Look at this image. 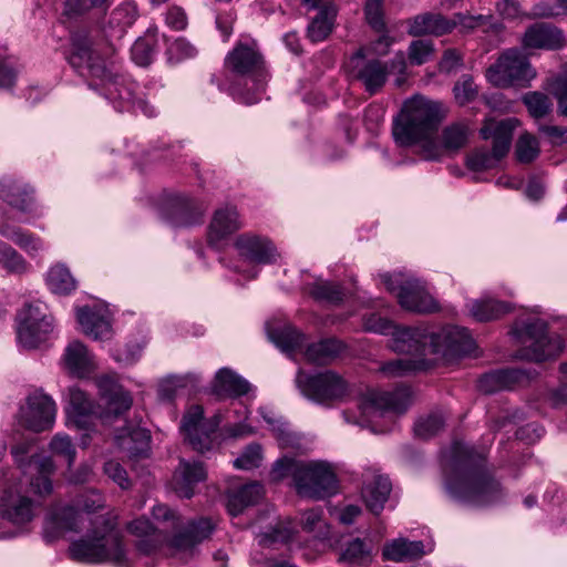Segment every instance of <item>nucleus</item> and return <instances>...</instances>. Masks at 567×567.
I'll return each instance as SVG.
<instances>
[{"mask_svg": "<svg viewBox=\"0 0 567 567\" xmlns=\"http://www.w3.org/2000/svg\"><path fill=\"white\" fill-rule=\"evenodd\" d=\"M363 327L370 332L392 334V349L408 355L383 363L381 371L388 377H404L430 369L435 361L429 358L430 354L451 361L474 349L467 329L457 326H446L437 331L423 327H395L386 318L372 313L364 319Z\"/></svg>", "mask_w": 567, "mask_h": 567, "instance_id": "obj_1", "label": "nucleus"}, {"mask_svg": "<svg viewBox=\"0 0 567 567\" xmlns=\"http://www.w3.org/2000/svg\"><path fill=\"white\" fill-rule=\"evenodd\" d=\"M68 60L78 72L92 76L90 86L100 91L116 111H141L148 117L155 114L136 82L106 66L93 49L86 30H76L71 33Z\"/></svg>", "mask_w": 567, "mask_h": 567, "instance_id": "obj_2", "label": "nucleus"}, {"mask_svg": "<svg viewBox=\"0 0 567 567\" xmlns=\"http://www.w3.org/2000/svg\"><path fill=\"white\" fill-rule=\"evenodd\" d=\"M445 489L455 502L472 507L503 498L498 481L486 468L485 455L463 442H454L446 456Z\"/></svg>", "mask_w": 567, "mask_h": 567, "instance_id": "obj_3", "label": "nucleus"}, {"mask_svg": "<svg viewBox=\"0 0 567 567\" xmlns=\"http://www.w3.org/2000/svg\"><path fill=\"white\" fill-rule=\"evenodd\" d=\"M28 452V444L12 447V455L23 477L8 485L0 499V517L17 526L30 523L35 516V504L27 494V485L41 497L50 495L53 489L51 476L55 465L52 458L42 454H33L27 458Z\"/></svg>", "mask_w": 567, "mask_h": 567, "instance_id": "obj_4", "label": "nucleus"}, {"mask_svg": "<svg viewBox=\"0 0 567 567\" xmlns=\"http://www.w3.org/2000/svg\"><path fill=\"white\" fill-rule=\"evenodd\" d=\"M226 80L221 89L235 100L251 105L260 101L266 86L262 56L256 45L238 43L225 58Z\"/></svg>", "mask_w": 567, "mask_h": 567, "instance_id": "obj_5", "label": "nucleus"}, {"mask_svg": "<svg viewBox=\"0 0 567 567\" xmlns=\"http://www.w3.org/2000/svg\"><path fill=\"white\" fill-rule=\"evenodd\" d=\"M291 476L300 496L323 499L337 493L338 481L332 465L326 461H302L284 456L270 471L272 481Z\"/></svg>", "mask_w": 567, "mask_h": 567, "instance_id": "obj_6", "label": "nucleus"}, {"mask_svg": "<svg viewBox=\"0 0 567 567\" xmlns=\"http://www.w3.org/2000/svg\"><path fill=\"white\" fill-rule=\"evenodd\" d=\"M445 112L440 102L414 95L403 103L393 122L392 135L396 145L406 147L421 144L435 134Z\"/></svg>", "mask_w": 567, "mask_h": 567, "instance_id": "obj_7", "label": "nucleus"}, {"mask_svg": "<svg viewBox=\"0 0 567 567\" xmlns=\"http://www.w3.org/2000/svg\"><path fill=\"white\" fill-rule=\"evenodd\" d=\"M547 323L539 318L517 320L512 330V336L520 344L516 358L534 362H543L557 357L564 349V340L557 336H550Z\"/></svg>", "mask_w": 567, "mask_h": 567, "instance_id": "obj_8", "label": "nucleus"}, {"mask_svg": "<svg viewBox=\"0 0 567 567\" xmlns=\"http://www.w3.org/2000/svg\"><path fill=\"white\" fill-rule=\"evenodd\" d=\"M71 558L79 563L99 564L111 561L116 566L126 565V553L117 532L106 525L103 532L94 530L73 542L70 546Z\"/></svg>", "mask_w": 567, "mask_h": 567, "instance_id": "obj_9", "label": "nucleus"}, {"mask_svg": "<svg viewBox=\"0 0 567 567\" xmlns=\"http://www.w3.org/2000/svg\"><path fill=\"white\" fill-rule=\"evenodd\" d=\"M157 532L167 537L176 549H188L208 538L214 530V524L208 518L193 520L182 529L181 516L165 504H157L152 509Z\"/></svg>", "mask_w": 567, "mask_h": 567, "instance_id": "obj_10", "label": "nucleus"}, {"mask_svg": "<svg viewBox=\"0 0 567 567\" xmlns=\"http://www.w3.org/2000/svg\"><path fill=\"white\" fill-rule=\"evenodd\" d=\"M412 403V392L409 386H399L392 392H380L369 390L360 400V417H351L350 413L344 411L343 419L348 423L370 426L375 432L374 420L382 417L388 413L402 414Z\"/></svg>", "mask_w": 567, "mask_h": 567, "instance_id": "obj_11", "label": "nucleus"}, {"mask_svg": "<svg viewBox=\"0 0 567 567\" xmlns=\"http://www.w3.org/2000/svg\"><path fill=\"white\" fill-rule=\"evenodd\" d=\"M516 124L517 121L514 118L498 122L495 120H486L480 130V135L483 140H493L492 152L484 147L473 151L466 157L467 168L474 172L494 168L508 153Z\"/></svg>", "mask_w": 567, "mask_h": 567, "instance_id": "obj_12", "label": "nucleus"}, {"mask_svg": "<svg viewBox=\"0 0 567 567\" xmlns=\"http://www.w3.org/2000/svg\"><path fill=\"white\" fill-rule=\"evenodd\" d=\"M537 72L518 49L504 51L486 70V79L495 86H529Z\"/></svg>", "mask_w": 567, "mask_h": 567, "instance_id": "obj_13", "label": "nucleus"}, {"mask_svg": "<svg viewBox=\"0 0 567 567\" xmlns=\"http://www.w3.org/2000/svg\"><path fill=\"white\" fill-rule=\"evenodd\" d=\"M17 340L23 349H38L52 336L54 323L41 302L25 305L17 316Z\"/></svg>", "mask_w": 567, "mask_h": 567, "instance_id": "obj_14", "label": "nucleus"}, {"mask_svg": "<svg viewBox=\"0 0 567 567\" xmlns=\"http://www.w3.org/2000/svg\"><path fill=\"white\" fill-rule=\"evenodd\" d=\"M296 384L305 398L326 406L342 400L349 391L347 381L331 370L315 374L298 371Z\"/></svg>", "mask_w": 567, "mask_h": 567, "instance_id": "obj_15", "label": "nucleus"}, {"mask_svg": "<svg viewBox=\"0 0 567 567\" xmlns=\"http://www.w3.org/2000/svg\"><path fill=\"white\" fill-rule=\"evenodd\" d=\"M380 278L386 290L395 293L403 309L419 313L439 310L437 301L419 279L408 278L402 274H382Z\"/></svg>", "mask_w": 567, "mask_h": 567, "instance_id": "obj_16", "label": "nucleus"}, {"mask_svg": "<svg viewBox=\"0 0 567 567\" xmlns=\"http://www.w3.org/2000/svg\"><path fill=\"white\" fill-rule=\"evenodd\" d=\"M223 421L220 413L212 419L204 417V409L200 405H192L183 415L181 431L190 446L198 452L213 449L216 440V431Z\"/></svg>", "mask_w": 567, "mask_h": 567, "instance_id": "obj_17", "label": "nucleus"}, {"mask_svg": "<svg viewBox=\"0 0 567 567\" xmlns=\"http://www.w3.org/2000/svg\"><path fill=\"white\" fill-rule=\"evenodd\" d=\"M472 133L473 127L467 120L450 123L442 130L439 142L432 136L423 143L421 154L427 161H440L444 155H454L466 147Z\"/></svg>", "mask_w": 567, "mask_h": 567, "instance_id": "obj_18", "label": "nucleus"}, {"mask_svg": "<svg viewBox=\"0 0 567 567\" xmlns=\"http://www.w3.org/2000/svg\"><path fill=\"white\" fill-rule=\"evenodd\" d=\"M56 406L54 401L42 391H34L27 398L20 409L19 423L32 432L50 430L55 421Z\"/></svg>", "mask_w": 567, "mask_h": 567, "instance_id": "obj_19", "label": "nucleus"}, {"mask_svg": "<svg viewBox=\"0 0 567 567\" xmlns=\"http://www.w3.org/2000/svg\"><path fill=\"white\" fill-rule=\"evenodd\" d=\"M203 214V208L194 198L182 194L173 195L163 210L164 218L175 228L202 224Z\"/></svg>", "mask_w": 567, "mask_h": 567, "instance_id": "obj_20", "label": "nucleus"}, {"mask_svg": "<svg viewBox=\"0 0 567 567\" xmlns=\"http://www.w3.org/2000/svg\"><path fill=\"white\" fill-rule=\"evenodd\" d=\"M235 248L245 259L254 264L267 265L277 258V249L269 238L252 233L239 235Z\"/></svg>", "mask_w": 567, "mask_h": 567, "instance_id": "obj_21", "label": "nucleus"}, {"mask_svg": "<svg viewBox=\"0 0 567 567\" xmlns=\"http://www.w3.org/2000/svg\"><path fill=\"white\" fill-rule=\"evenodd\" d=\"M243 227L239 213L235 206L225 205L215 210L208 227V244L219 248L220 244Z\"/></svg>", "mask_w": 567, "mask_h": 567, "instance_id": "obj_22", "label": "nucleus"}, {"mask_svg": "<svg viewBox=\"0 0 567 567\" xmlns=\"http://www.w3.org/2000/svg\"><path fill=\"white\" fill-rule=\"evenodd\" d=\"M101 399L105 403V417L118 416L128 411L133 399L128 391L118 384L113 378L104 375L96 381Z\"/></svg>", "mask_w": 567, "mask_h": 567, "instance_id": "obj_23", "label": "nucleus"}, {"mask_svg": "<svg viewBox=\"0 0 567 567\" xmlns=\"http://www.w3.org/2000/svg\"><path fill=\"white\" fill-rule=\"evenodd\" d=\"M564 42L561 30L547 22L529 25L522 38L524 49L557 50L564 45Z\"/></svg>", "mask_w": 567, "mask_h": 567, "instance_id": "obj_24", "label": "nucleus"}, {"mask_svg": "<svg viewBox=\"0 0 567 567\" xmlns=\"http://www.w3.org/2000/svg\"><path fill=\"white\" fill-rule=\"evenodd\" d=\"M392 484L388 476L368 471L363 475L362 498L370 512L379 515L389 498Z\"/></svg>", "mask_w": 567, "mask_h": 567, "instance_id": "obj_25", "label": "nucleus"}, {"mask_svg": "<svg viewBox=\"0 0 567 567\" xmlns=\"http://www.w3.org/2000/svg\"><path fill=\"white\" fill-rule=\"evenodd\" d=\"M76 319L83 332L94 340L111 337V316L106 308L84 306L76 310Z\"/></svg>", "mask_w": 567, "mask_h": 567, "instance_id": "obj_26", "label": "nucleus"}, {"mask_svg": "<svg viewBox=\"0 0 567 567\" xmlns=\"http://www.w3.org/2000/svg\"><path fill=\"white\" fill-rule=\"evenodd\" d=\"M352 76L362 83L370 95H374L388 80V64L378 59L358 60L352 69Z\"/></svg>", "mask_w": 567, "mask_h": 567, "instance_id": "obj_27", "label": "nucleus"}, {"mask_svg": "<svg viewBox=\"0 0 567 567\" xmlns=\"http://www.w3.org/2000/svg\"><path fill=\"white\" fill-rule=\"evenodd\" d=\"M115 443L131 457L145 456L150 450V431L138 424L128 423L115 433Z\"/></svg>", "mask_w": 567, "mask_h": 567, "instance_id": "obj_28", "label": "nucleus"}, {"mask_svg": "<svg viewBox=\"0 0 567 567\" xmlns=\"http://www.w3.org/2000/svg\"><path fill=\"white\" fill-rule=\"evenodd\" d=\"M62 363L65 370L79 378L90 375L96 368L93 354L79 340H73L66 346Z\"/></svg>", "mask_w": 567, "mask_h": 567, "instance_id": "obj_29", "label": "nucleus"}, {"mask_svg": "<svg viewBox=\"0 0 567 567\" xmlns=\"http://www.w3.org/2000/svg\"><path fill=\"white\" fill-rule=\"evenodd\" d=\"M206 470L200 462L182 460L172 480V487L179 497L190 498L194 486L206 478Z\"/></svg>", "mask_w": 567, "mask_h": 567, "instance_id": "obj_30", "label": "nucleus"}, {"mask_svg": "<svg viewBox=\"0 0 567 567\" xmlns=\"http://www.w3.org/2000/svg\"><path fill=\"white\" fill-rule=\"evenodd\" d=\"M0 198L19 213L33 210V189L19 181L6 177L0 181Z\"/></svg>", "mask_w": 567, "mask_h": 567, "instance_id": "obj_31", "label": "nucleus"}, {"mask_svg": "<svg viewBox=\"0 0 567 567\" xmlns=\"http://www.w3.org/2000/svg\"><path fill=\"white\" fill-rule=\"evenodd\" d=\"M454 28L455 23L441 13L425 12L408 20V33L413 37H440L450 33Z\"/></svg>", "mask_w": 567, "mask_h": 567, "instance_id": "obj_32", "label": "nucleus"}, {"mask_svg": "<svg viewBox=\"0 0 567 567\" xmlns=\"http://www.w3.org/2000/svg\"><path fill=\"white\" fill-rule=\"evenodd\" d=\"M250 390V383L228 368L219 369L212 384V391L218 398L237 399L249 393Z\"/></svg>", "mask_w": 567, "mask_h": 567, "instance_id": "obj_33", "label": "nucleus"}, {"mask_svg": "<svg viewBox=\"0 0 567 567\" xmlns=\"http://www.w3.org/2000/svg\"><path fill=\"white\" fill-rule=\"evenodd\" d=\"M68 417L78 429H89L94 403L89 395L78 386L69 388Z\"/></svg>", "mask_w": 567, "mask_h": 567, "instance_id": "obj_34", "label": "nucleus"}, {"mask_svg": "<svg viewBox=\"0 0 567 567\" xmlns=\"http://www.w3.org/2000/svg\"><path fill=\"white\" fill-rule=\"evenodd\" d=\"M137 18V8L133 2H124L117 6L110 16L104 27L105 37L110 41L121 40L126 30L133 25Z\"/></svg>", "mask_w": 567, "mask_h": 567, "instance_id": "obj_35", "label": "nucleus"}, {"mask_svg": "<svg viewBox=\"0 0 567 567\" xmlns=\"http://www.w3.org/2000/svg\"><path fill=\"white\" fill-rule=\"evenodd\" d=\"M262 519H264V516H260L254 523L255 527L259 526V530L257 533V539H258V544L260 546L270 547L276 544H286L292 538V536L295 534V528L289 520H281L279 518H274L264 528L261 526Z\"/></svg>", "mask_w": 567, "mask_h": 567, "instance_id": "obj_36", "label": "nucleus"}, {"mask_svg": "<svg viewBox=\"0 0 567 567\" xmlns=\"http://www.w3.org/2000/svg\"><path fill=\"white\" fill-rule=\"evenodd\" d=\"M425 554L424 544L421 540L396 538L388 542L382 549L383 559L402 563L421 558Z\"/></svg>", "mask_w": 567, "mask_h": 567, "instance_id": "obj_37", "label": "nucleus"}, {"mask_svg": "<svg viewBox=\"0 0 567 567\" xmlns=\"http://www.w3.org/2000/svg\"><path fill=\"white\" fill-rule=\"evenodd\" d=\"M127 529L140 538L137 548L145 554L152 553L162 543L167 542V537L162 532H157V528L145 517L132 520Z\"/></svg>", "mask_w": 567, "mask_h": 567, "instance_id": "obj_38", "label": "nucleus"}, {"mask_svg": "<svg viewBox=\"0 0 567 567\" xmlns=\"http://www.w3.org/2000/svg\"><path fill=\"white\" fill-rule=\"evenodd\" d=\"M344 350V344L336 339L328 338L309 344L305 350L307 361L323 365L334 361Z\"/></svg>", "mask_w": 567, "mask_h": 567, "instance_id": "obj_39", "label": "nucleus"}, {"mask_svg": "<svg viewBox=\"0 0 567 567\" xmlns=\"http://www.w3.org/2000/svg\"><path fill=\"white\" fill-rule=\"evenodd\" d=\"M466 307L471 316L480 322L496 320L512 310L511 303L489 297L471 300Z\"/></svg>", "mask_w": 567, "mask_h": 567, "instance_id": "obj_40", "label": "nucleus"}, {"mask_svg": "<svg viewBox=\"0 0 567 567\" xmlns=\"http://www.w3.org/2000/svg\"><path fill=\"white\" fill-rule=\"evenodd\" d=\"M269 340L282 352L292 353L303 349L305 336L289 324L277 328H267Z\"/></svg>", "mask_w": 567, "mask_h": 567, "instance_id": "obj_41", "label": "nucleus"}, {"mask_svg": "<svg viewBox=\"0 0 567 567\" xmlns=\"http://www.w3.org/2000/svg\"><path fill=\"white\" fill-rule=\"evenodd\" d=\"M47 285L56 295H69L76 288L75 279L69 268L62 264H58L49 269Z\"/></svg>", "mask_w": 567, "mask_h": 567, "instance_id": "obj_42", "label": "nucleus"}, {"mask_svg": "<svg viewBox=\"0 0 567 567\" xmlns=\"http://www.w3.org/2000/svg\"><path fill=\"white\" fill-rule=\"evenodd\" d=\"M372 548L371 542L354 538L346 544L339 560L349 565H365L372 560Z\"/></svg>", "mask_w": 567, "mask_h": 567, "instance_id": "obj_43", "label": "nucleus"}, {"mask_svg": "<svg viewBox=\"0 0 567 567\" xmlns=\"http://www.w3.org/2000/svg\"><path fill=\"white\" fill-rule=\"evenodd\" d=\"M336 10L333 6H323L308 25V37L312 42L323 41L331 32Z\"/></svg>", "mask_w": 567, "mask_h": 567, "instance_id": "obj_44", "label": "nucleus"}, {"mask_svg": "<svg viewBox=\"0 0 567 567\" xmlns=\"http://www.w3.org/2000/svg\"><path fill=\"white\" fill-rule=\"evenodd\" d=\"M0 235L13 241L30 255H35L42 249V243L39 238L7 223L0 224Z\"/></svg>", "mask_w": 567, "mask_h": 567, "instance_id": "obj_45", "label": "nucleus"}, {"mask_svg": "<svg viewBox=\"0 0 567 567\" xmlns=\"http://www.w3.org/2000/svg\"><path fill=\"white\" fill-rule=\"evenodd\" d=\"M308 291L316 300L330 305H339L346 297V291L340 285L321 279L309 285Z\"/></svg>", "mask_w": 567, "mask_h": 567, "instance_id": "obj_46", "label": "nucleus"}, {"mask_svg": "<svg viewBox=\"0 0 567 567\" xmlns=\"http://www.w3.org/2000/svg\"><path fill=\"white\" fill-rule=\"evenodd\" d=\"M455 23V28L458 27L461 32L470 33L475 30H482L488 32L495 28L493 17L491 14H468V13H456L453 19H450Z\"/></svg>", "mask_w": 567, "mask_h": 567, "instance_id": "obj_47", "label": "nucleus"}, {"mask_svg": "<svg viewBox=\"0 0 567 567\" xmlns=\"http://www.w3.org/2000/svg\"><path fill=\"white\" fill-rule=\"evenodd\" d=\"M81 513L72 506H65L52 513V524L58 535L65 532H79Z\"/></svg>", "mask_w": 567, "mask_h": 567, "instance_id": "obj_48", "label": "nucleus"}, {"mask_svg": "<svg viewBox=\"0 0 567 567\" xmlns=\"http://www.w3.org/2000/svg\"><path fill=\"white\" fill-rule=\"evenodd\" d=\"M522 101L534 120L545 118L553 111L551 100L547 94L539 91L525 93Z\"/></svg>", "mask_w": 567, "mask_h": 567, "instance_id": "obj_49", "label": "nucleus"}, {"mask_svg": "<svg viewBox=\"0 0 567 567\" xmlns=\"http://www.w3.org/2000/svg\"><path fill=\"white\" fill-rule=\"evenodd\" d=\"M445 424V417L441 411H434L424 417H420L414 424V433L417 437L427 440L436 435Z\"/></svg>", "mask_w": 567, "mask_h": 567, "instance_id": "obj_50", "label": "nucleus"}, {"mask_svg": "<svg viewBox=\"0 0 567 567\" xmlns=\"http://www.w3.org/2000/svg\"><path fill=\"white\" fill-rule=\"evenodd\" d=\"M259 413L269 425L281 446L286 447L293 444V437L289 432L287 423L278 419L272 410L262 406L259 409Z\"/></svg>", "mask_w": 567, "mask_h": 567, "instance_id": "obj_51", "label": "nucleus"}, {"mask_svg": "<svg viewBox=\"0 0 567 567\" xmlns=\"http://www.w3.org/2000/svg\"><path fill=\"white\" fill-rule=\"evenodd\" d=\"M235 416L238 419L237 423L226 425L224 433L227 437L239 439L246 437L254 434V429L246 423L250 411L244 404H239V408L234 410Z\"/></svg>", "mask_w": 567, "mask_h": 567, "instance_id": "obj_52", "label": "nucleus"}, {"mask_svg": "<svg viewBox=\"0 0 567 567\" xmlns=\"http://www.w3.org/2000/svg\"><path fill=\"white\" fill-rule=\"evenodd\" d=\"M515 152L520 163H532L539 155L538 140L529 133L522 134L516 142Z\"/></svg>", "mask_w": 567, "mask_h": 567, "instance_id": "obj_53", "label": "nucleus"}, {"mask_svg": "<svg viewBox=\"0 0 567 567\" xmlns=\"http://www.w3.org/2000/svg\"><path fill=\"white\" fill-rule=\"evenodd\" d=\"M499 371L502 391L526 385L534 378V373L532 371L519 368H506L499 369Z\"/></svg>", "mask_w": 567, "mask_h": 567, "instance_id": "obj_54", "label": "nucleus"}, {"mask_svg": "<svg viewBox=\"0 0 567 567\" xmlns=\"http://www.w3.org/2000/svg\"><path fill=\"white\" fill-rule=\"evenodd\" d=\"M546 90L556 99L558 113L567 116V74H559L549 79Z\"/></svg>", "mask_w": 567, "mask_h": 567, "instance_id": "obj_55", "label": "nucleus"}, {"mask_svg": "<svg viewBox=\"0 0 567 567\" xmlns=\"http://www.w3.org/2000/svg\"><path fill=\"white\" fill-rule=\"evenodd\" d=\"M322 509L320 507L311 508L302 513L301 526L305 532L313 533L318 537H326V523L322 519Z\"/></svg>", "mask_w": 567, "mask_h": 567, "instance_id": "obj_56", "label": "nucleus"}, {"mask_svg": "<svg viewBox=\"0 0 567 567\" xmlns=\"http://www.w3.org/2000/svg\"><path fill=\"white\" fill-rule=\"evenodd\" d=\"M409 60L411 64L422 65L434 55V45L430 40H415L409 47Z\"/></svg>", "mask_w": 567, "mask_h": 567, "instance_id": "obj_57", "label": "nucleus"}, {"mask_svg": "<svg viewBox=\"0 0 567 567\" xmlns=\"http://www.w3.org/2000/svg\"><path fill=\"white\" fill-rule=\"evenodd\" d=\"M131 54L137 65H148L154 56L153 40L150 37L137 39L132 45Z\"/></svg>", "mask_w": 567, "mask_h": 567, "instance_id": "obj_58", "label": "nucleus"}, {"mask_svg": "<svg viewBox=\"0 0 567 567\" xmlns=\"http://www.w3.org/2000/svg\"><path fill=\"white\" fill-rule=\"evenodd\" d=\"M262 461L261 446L257 443L249 444L244 452L234 461V466L240 470H252L259 467Z\"/></svg>", "mask_w": 567, "mask_h": 567, "instance_id": "obj_59", "label": "nucleus"}, {"mask_svg": "<svg viewBox=\"0 0 567 567\" xmlns=\"http://www.w3.org/2000/svg\"><path fill=\"white\" fill-rule=\"evenodd\" d=\"M50 449L53 454L64 457L69 466L73 464L76 451L69 435L55 434L50 442Z\"/></svg>", "mask_w": 567, "mask_h": 567, "instance_id": "obj_60", "label": "nucleus"}, {"mask_svg": "<svg viewBox=\"0 0 567 567\" xmlns=\"http://www.w3.org/2000/svg\"><path fill=\"white\" fill-rule=\"evenodd\" d=\"M453 91L457 103L461 105L472 102L478 94L473 78L467 74L461 76L455 83Z\"/></svg>", "mask_w": 567, "mask_h": 567, "instance_id": "obj_61", "label": "nucleus"}, {"mask_svg": "<svg viewBox=\"0 0 567 567\" xmlns=\"http://www.w3.org/2000/svg\"><path fill=\"white\" fill-rule=\"evenodd\" d=\"M0 264L9 271L20 272L25 269L23 257L3 241H0Z\"/></svg>", "mask_w": 567, "mask_h": 567, "instance_id": "obj_62", "label": "nucleus"}, {"mask_svg": "<svg viewBox=\"0 0 567 567\" xmlns=\"http://www.w3.org/2000/svg\"><path fill=\"white\" fill-rule=\"evenodd\" d=\"M383 0H367L364 13L368 23L377 31L384 29Z\"/></svg>", "mask_w": 567, "mask_h": 567, "instance_id": "obj_63", "label": "nucleus"}, {"mask_svg": "<svg viewBox=\"0 0 567 567\" xmlns=\"http://www.w3.org/2000/svg\"><path fill=\"white\" fill-rule=\"evenodd\" d=\"M78 506L86 513H94L104 506V497L99 491L87 489L79 496Z\"/></svg>", "mask_w": 567, "mask_h": 567, "instance_id": "obj_64", "label": "nucleus"}]
</instances>
